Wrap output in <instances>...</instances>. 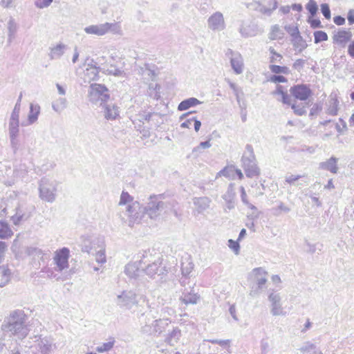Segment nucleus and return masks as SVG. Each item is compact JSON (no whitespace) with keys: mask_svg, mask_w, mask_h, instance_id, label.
<instances>
[{"mask_svg":"<svg viewBox=\"0 0 354 354\" xmlns=\"http://www.w3.org/2000/svg\"><path fill=\"white\" fill-rule=\"evenodd\" d=\"M290 94L286 88L277 85L274 92V95L280 96L279 101L283 104L290 106L294 113L302 116L306 113V104L298 103L297 101L305 102L313 96V91L310 85L306 84H294L290 88Z\"/></svg>","mask_w":354,"mask_h":354,"instance_id":"1","label":"nucleus"},{"mask_svg":"<svg viewBox=\"0 0 354 354\" xmlns=\"http://www.w3.org/2000/svg\"><path fill=\"white\" fill-rule=\"evenodd\" d=\"M84 30L87 34L102 36L111 31L120 32V26L117 24L105 23L88 26Z\"/></svg>","mask_w":354,"mask_h":354,"instance_id":"2","label":"nucleus"},{"mask_svg":"<svg viewBox=\"0 0 354 354\" xmlns=\"http://www.w3.org/2000/svg\"><path fill=\"white\" fill-rule=\"evenodd\" d=\"M70 257V251L66 248L57 250L55 252L54 262L57 269L62 271L68 268V259Z\"/></svg>","mask_w":354,"mask_h":354,"instance_id":"3","label":"nucleus"},{"mask_svg":"<svg viewBox=\"0 0 354 354\" xmlns=\"http://www.w3.org/2000/svg\"><path fill=\"white\" fill-rule=\"evenodd\" d=\"M91 96H97L100 100L106 102L110 98L108 88L102 84H93L91 85Z\"/></svg>","mask_w":354,"mask_h":354,"instance_id":"4","label":"nucleus"},{"mask_svg":"<svg viewBox=\"0 0 354 354\" xmlns=\"http://www.w3.org/2000/svg\"><path fill=\"white\" fill-rule=\"evenodd\" d=\"M19 111L20 106L15 105L9 122V129L12 136H15L18 131L19 122Z\"/></svg>","mask_w":354,"mask_h":354,"instance_id":"5","label":"nucleus"},{"mask_svg":"<svg viewBox=\"0 0 354 354\" xmlns=\"http://www.w3.org/2000/svg\"><path fill=\"white\" fill-rule=\"evenodd\" d=\"M351 32L346 30L338 31L333 37V42L338 44L346 43L351 39Z\"/></svg>","mask_w":354,"mask_h":354,"instance_id":"6","label":"nucleus"},{"mask_svg":"<svg viewBox=\"0 0 354 354\" xmlns=\"http://www.w3.org/2000/svg\"><path fill=\"white\" fill-rule=\"evenodd\" d=\"M118 107L115 105H108L104 108V117L108 120H116L119 117Z\"/></svg>","mask_w":354,"mask_h":354,"instance_id":"7","label":"nucleus"},{"mask_svg":"<svg viewBox=\"0 0 354 354\" xmlns=\"http://www.w3.org/2000/svg\"><path fill=\"white\" fill-rule=\"evenodd\" d=\"M321 167L322 169L328 170L333 174H336L338 170L337 159L333 157L327 160L326 162H322L321 164Z\"/></svg>","mask_w":354,"mask_h":354,"instance_id":"8","label":"nucleus"},{"mask_svg":"<svg viewBox=\"0 0 354 354\" xmlns=\"http://www.w3.org/2000/svg\"><path fill=\"white\" fill-rule=\"evenodd\" d=\"M40 196L41 197L47 201H51L54 199V189H50L46 184H43L40 186Z\"/></svg>","mask_w":354,"mask_h":354,"instance_id":"9","label":"nucleus"},{"mask_svg":"<svg viewBox=\"0 0 354 354\" xmlns=\"http://www.w3.org/2000/svg\"><path fill=\"white\" fill-rule=\"evenodd\" d=\"M13 233L9 225L3 221H0V239H6L12 236Z\"/></svg>","mask_w":354,"mask_h":354,"instance_id":"10","label":"nucleus"},{"mask_svg":"<svg viewBox=\"0 0 354 354\" xmlns=\"http://www.w3.org/2000/svg\"><path fill=\"white\" fill-rule=\"evenodd\" d=\"M40 113V107L37 104H30V113L28 114V124L34 123L38 118Z\"/></svg>","mask_w":354,"mask_h":354,"instance_id":"11","label":"nucleus"},{"mask_svg":"<svg viewBox=\"0 0 354 354\" xmlns=\"http://www.w3.org/2000/svg\"><path fill=\"white\" fill-rule=\"evenodd\" d=\"M194 269V264L189 257L185 258L181 263L183 274L189 275Z\"/></svg>","mask_w":354,"mask_h":354,"instance_id":"12","label":"nucleus"},{"mask_svg":"<svg viewBox=\"0 0 354 354\" xmlns=\"http://www.w3.org/2000/svg\"><path fill=\"white\" fill-rule=\"evenodd\" d=\"M199 103V101L196 98H190L181 102L178 105L179 111H185L189 108L194 106Z\"/></svg>","mask_w":354,"mask_h":354,"instance_id":"13","label":"nucleus"},{"mask_svg":"<svg viewBox=\"0 0 354 354\" xmlns=\"http://www.w3.org/2000/svg\"><path fill=\"white\" fill-rule=\"evenodd\" d=\"M270 300L272 303V313L275 315H280L281 313V308L279 305V298L278 296L271 294L269 296Z\"/></svg>","mask_w":354,"mask_h":354,"instance_id":"14","label":"nucleus"},{"mask_svg":"<svg viewBox=\"0 0 354 354\" xmlns=\"http://www.w3.org/2000/svg\"><path fill=\"white\" fill-rule=\"evenodd\" d=\"M223 23V17L221 13L216 12L209 19V24L214 28H217Z\"/></svg>","mask_w":354,"mask_h":354,"instance_id":"15","label":"nucleus"},{"mask_svg":"<svg viewBox=\"0 0 354 354\" xmlns=\"http://www.w3.org/2000/svg\"><path fill=\"white\" fill-rule=\"evenodd\" d=\"M115 344V339L113 337L109 338L107 342L104 343L100 346L97 347L96 351L98 353H104L111 351Z\"/></svg>","mask_w":354,"mask_h":354,"instance_id":"16","label":"nucleus"},{"mask_svg":"<svg viewBox=\"0 0 354 354\" xmlns=\"http://www.w3.org/2000/svg\"><path fill=\"white\" fill-rule=\"evenodd\" d=\"M236 167L233 165L226 166L222 171L221 174L226 178L234 179L235 178Z\"/></svg>","mask_w":354,"mask_h":354,"instance_id":"17","label":"nucleus"},{"mask_svg":"<svg viewBox=\"0 0 354 354\" xmlns=\"http://www.w3.org/2000/svg\"><path fill=\"white\" fill-rule=\"evenodd\" d=\"M245 173L247 177L248 178H253L255 176H258L260 174L259 169L256 165H252L248 166L245 169Z\"/></svg>","mask_w":354,"mask_h":354,"instance_id":"18","label":"nucleus"},{"mask_svg":"<svg viewBox=\"0 0 354 354\" xmlns=\"http://www.w3.org/2000/svg\"><path fill=\"white\" fill-rule=\"evenodd\" d=\"M270 69L272 73L274 74H288L289 73V69L286 66H281L278 65H271L270 66Z\"/></svg>","mask_w":354,"mask_h":354,"instance_id":"19","label":"nucleus"},{"mask_svg":"<svg viewBox=\"0 0 354 354\" xmlns=\"http://www.w3.org/2000/svg\"><path fill=\"white\" fill-rule=\"evenodd\" d=\"M314 37H315V43L317 44L321 41H324L328 40V35L327 34L322 30L315 31L314 32Z\"/></svg>","mask_w":354,"mask_h":354,"instance_id":"20","label":"nucleus"},{"mask_svg":"<svg viewBox=\"0 0 354 354\" xmlns=\"http://www.w3.org/2000/svg\"><path fill=\"white\" fill-rule=\"evenodd\" d=\"M306 9L310 12L312 17H313L317 11V6L315 1L310 0L306 5Z\"/></svg>","mask_w":354,"mask_h":354,"instance_id":"21","label":"nucleus"},{"mask_svg":"<svg viewBox=\"0 0 354 354\" xmlns=\"http://www.w3.org/2000/svg\"><path fill=\"white\" fill-rule=\"evenodd\" d=\"M133 201V198L125 192H122L120 196V200L119 204L120 205H126Z\"/></svg>","mask_w":354,"mask_h":354,"instance_id":"22","label":"nucleus"},{"mask_svg":"<svg viewBox=\"0 0 354 354\" xmlns=\"http://www.w3.org/2000/svg\"><path fill=\"white\" fill-rule=\"evenodd\" d=\"M280 28L278 26H273L270 32L269 37L272 40H275L279 38Z\"/></svg>","mask_w":354,"mask_h":354,"instance_id":"23","label":"nucleus"},{"mask_svg":"<svg viewBox=\"0 0 354 354\" xmlns=\"http://www.w3.org/2000/svg\"><path fill=\"white\" fill-rule=\"evenodd\" d=\"M269 81L273 83H285L288 82V80L283 75H272L269 78Z\"/></svg>","mask_w":354,"mask_h":354,"instance_id":"24","label":"nucleus"},{"mask_svg":"<svg viewBox=\"0 0 354 354\" xmlns=\"http://www.w3.org/2000/svg\"><path fill=\"white\" fill-rule=\"evenodd\" d=\"M198 300V296H197L196 295H189L187 297H185V298L184 299V302L187 304H195L197 303Z\"/></svg>","mask_w":354,"mask_h":354,"instance_id":"25","label":"nucleus"},{"mask_svg":"<svg viewBox=\"0 0 354 354\" xmlns=\"http://www.w3.org/2000/svg\"><path fill=\"white\" fill-rule=\"evenodd\" d=\"M162 205V203L159 202L157 204H153L152 206L149 207L147 211L148 214L152 217L153 213L156 212V210L159 209L160 207H161Z\"/></svg>","mask_w":354,"mask_h":354,"instance_id":"26","label":"nucleus"},{"mask_svg":"<svg viewBox=\"0 0 354 354\" xmlns=\"http://www.w3.org/2000/svg\"><path fill=\"white\" fill-rule=\"evenodd\" d=\"M228 246L235 252L236 254H238L239 251V244L238 241H233L230 239L228 241Z\"/></svg>","mask_w":354,"mask_h":354,"instance_id":"27","label":"nucleus"},{"mask_svg":"<svg viewBox=\"0 0 354 354\" xmlns=\"http://www.w3.org/2000/svg\"><path fill=\"white\" fill-rule=\"evenodd\" d=\"M231 62L235 72L238 74L241 73L242 72V64L234 59H232Z\"/></svg>","mask_w":354,"mask_h":354,"instance_id":"28","label":"nucleus"},{"mask_svg":"<svg viewBox=\"0 0 354 354\" xmlns=\"http://www.w3.org/2000/svg\"><path fill=\"white\" fill-rule=\"evenodd\" d=\"M322 12L324 16L327 19H329L330 18V10L327 4H323L322 5Z\"/></svg>","mask_w":354,"mask_h":354,"instance_id":"29","label":"nucleus"},{"mask_svg":"<svg viewBox=\"0 0 354 354\" xmlns=\"http://www.w3.org/2000/svg\"><path fill=\"white\" fill-rule=\"evenodd\" d=\"M301 178V176L290 175L286 178V182L290 185L293 184L295 181L298 180Z\"/></svg>","mask_w":354,"mask_h":354,"instance_id":"30","label":"nucleus"},{"mask_svg":"<svg viewBox=\"0 0 354 354\" xmlns=\"http://www.w3.org/2000/svg\"><path fill=\"white\" fill-rule=\"evenodd\" d=\"M270 52L272 54V55L270 58V61L272 62L277 61V60L280 61L282 59V56L279 53H277V52H275L274 49H271Z\"/></svg>","mask_w":354,"mask_h":354,"instance_id":"31","label":"nucleus"},{"mask_svg":"<svg viewBox=\"0 0 354 354\" xmlns=\"http://www.w3.org/2000/svg\"><path fill=\"white\" fill-rule=\"evenodd\" d=\"M321 111V106L318 104H315L310 111V115H317Z\"/></svg>","mask_w":354,"mask_h":354,"instance_id":"32","label":"nucleus"},{"mask_svg":"<svg viewBox=\"0 0 354 354\" xmlns=\"http://www.w3.org/2000/svg\"><path fill=\"white\" fill-rule=\"evenodd\" d=\"M348 55L354 59V41H351L348 46V50H347Z\"/></svg>","mask_w":354,"mask_h":354,"instance_id":"33","label":"nucleus"},{"mask_svg":"<svg viewBox=\"0 0 354 354\" xmlns=\"http://www.w3.org/2000/svg\"><path fill=\"white\" fill-rule=\"evenodd\" d=\"M334 23L338 26H342L345 24V19L341 16H336L333 19Z\"/></svg>","mask_w":354,"mask_h":354,"instance_id":"34","label":"nucleus"},{"mask_svg":"<svg viewBox=\"0 0 354 354\" xmlns=\"http://www.w3.org/2000/svg\"><path fill=\"white\" fill-rule=\"evenodd\" d=\"M308 22L310 24V26L313 28H319L321 26V22L319 19H309Z\"/></svg>","mask_w":354,"mask_h":354,"instance_id":"35","label":"nucleus"},{"mask_svg":"<svg viewBox=\"0 0 354 354\" xmlns=\"http://www.w3.org/2000/svg\"><path fill=\"white\" fill-rule=\"evenodd\" d=\"M7 245L4 242L0 241V261L6 250Z\"/></svg>","mask_w":354,"mask_h":354,"instance_id":"36","label":"nucleus"},{"mask_svg":"<svg viewBox=\"0 0 354 354\" xmlns=\"http://www.w3.org/2000/svg\"><path fill=\"white\" fill-rule=\"evenodd\" d=\"M347 19L348 21L349 24H354V10H350L348 12Z\"/></svg>","mask_w":354,"mask_h":354,"instance_id":"37","label":"nucleus"},{"mask_svg":"<svg viewBox=\"0 0 354 354\" xmlns=\"http://www.w3.org/2000/svg\"><path fill=\"white\" fill-rule=\"evenodd\" d=\"M40 349L45 354H48L50 350V346L47 344H43L40 346Z\"/></svg>","mask_w":354,"mask_h":354,"instance_id":"38","label":"nucleus"},{"mask_svg":"<svg viewBox=\"0 0 354 354\" xmlns=\"http://www.w3.org/2000/svg\"><path fill=\"white\" fill-rule=\"evenodd\" d=\"M193 121L194 122V129H195V131H198L200 128H201V123L199 120H196V119H192Z\"/></svg>","mask_w":354,"mask_h":354,"instance_id":"39","label":"nucleus"},{"mask_svg":"<svg viewBox=\"0 0 354 354\" xmlns=\"http://www.w3.org/2000/svg\"><path fill=\"white\" fill-rule=\"evenodd\" d=\"M292 8L294 10H296V11L300 12L302 10L303 7L301 4L295 3L292 6Z\"/></svg>","mask_w":354,"mask_h":354,"instance_id":"40","label":"nucleus"},{"mask_svg":"<svg viewBox=\"0 0 354 354\" xmlns=\"http://www.w3.org/2000/svg\"><path fill=\"white\" fill-rule=\"evenodd\" d=\"M238 177L239 180H242L243 178V174L241 172V169L236 168L235 171V176Z\"/></svg>","mask_w":354,"mask_h":354,"instance_id":"41","label":"nucleus"},{"mask_svg":"<svg viewBox=\"0 0 354 354\" xmlns=\"http://www.w3.org/2000/svg\"><path fill=\"white\" fill-rule=\"evenodd\" d=\"M192 122H193L192 119H189V120H186L185 122H184L183 123H182L181 127H184V128H189Z\"/></svg>","mask_w":354,"mask_h":354,"instance_id":"42","label":"nucleus"},{"mask_svg":"<svg viewBox=\"0 0 354 354\" xmlns=\"http://www.w3.org/2000/svg\"><path fill=\"white\" fill-rule=\"evenodd\" d=\"M200 146L203 148H209V147H210L211 144H210L209 141H205V142H201Z\"/></svg>","mask_w":354,"mask_h":354,"instance_id":"43","label":"nucleus"},{"mask_svg":"<svg viewBox=\"0 0 354 354\" xmlns=\"http://www.w3.org/2000/svg\"><path fill=\"white\" fill-rule=\"evenodd\" d=\"M253 272L255 274H259V275H261L262 274H266V272L264 271H263L261 268H256L254 270Z\"/></svg>","mask_w":354,"mask_h":354,"instance_id":"44","label":"nucleus"},{"mask_svg":"<svg viewBox=\"0 0 354 354\" xmlns=\"http://www.w3.org/2000/svg\"><path fill=\"white\" fill-rule=\"evenodd\" d=\"M245 234H246L245 229H242L240 232L238 240H241L242 238H243L245 236Z\"/></svg>","mask_w":354,"mask_h":354,"instance_id":"45","label":"nucleus"},{"mask_svg":"<svg viewBox=\"0 0 354 354\" xmlns=\"http://www.w3.org/2000/svg\"><path fill=\"white\" fill-rule=\"evenodd\" d=\"M266 282V279L265 278L261 279L258 281V285L259 286H261L264 285Z\"/></svg>","mask_w":354,"mask_h":354,"instance_id":"46","label":"nucleus"},{"mask_svg":"<svg viewBox=\"0 0 354 354\" xmlns=\"http://www.w3.org/2000/svg\"><path fill=\"white\" fill-rule=\"evenodd\" d=\"M52 1L53 0H44V2L40 6H48L52 2Z\"/></svg>","mask_w":354,"mask_h":354,"instance_id":"47","label":"nucleus"},{"mask_svg":"<svg viewBox=\"0 0 354 354\" xmlns=\"http://www.w3.org/2000/svg\"><path fill=\"white\" fill-rule=\"evenodd\" d=\"M326 187L330 189V188H333L334 187V185H333V180H328V184L326 186Z\"/></svg>","mask_w":354,"mask_h":354,"instance_id":"48","label":"nucleus"},{"mask_svg":"<svg viewBox=\"0 0 354 354\" xmlns=\"http://www.w3.org/2000/svg\"><path fill=\"white\" fill-rule=\"evenodd\" d=\"M349 123L351 125L354 126V113H353L349 119Z\"/></svg>","mask_w":354,"mask_h":354,"instance_id":"49","label":"nucleus"},{"mask_svg":"<svg viewBox=\"0 0 354 354\" xmlns=\"http://www.w3.org/2000/svg\"><path fill=\"white\" fill-rule=\"evenodd\" d=\"M272 280L274 281H276V282H279L280 281V277L277 275H274L272 277Z\"/></svg>","mask_w":354,"mask_h":354,"instance_id":"50","label":"nucleus"},{"mask_svg":"<svg viewBox=\"0 0 354 354\" xmlns=\"http://www.w3.org/2000/svg\"><path fill=\"white\" fill-rule=\"evenodd\" d=\"M211 342L213 344H221V342H218L217 340H212V341H211Z\"/></svg>","mask_w":354,"mask_h":354,"instance_id":"51","label":"nucleus"},{"mask_svg":"<svg viewBox=\"0 0 354 354\" xmlns=\"http://www.w3.org/2000/svg\"><path fill=\"white\" fill-rule=\"evenodd\" d=\"M333 101L335 102V105L337 106V103H338V100H337V99L335 97V98L333 99Z\"/></svg>","mask_w":354,"mask_h":354,"instance_id":"52","label":"nucleus"},{"mask_svg":"<svg viewBox=\"0 0 354 354\" xmlns=\"http://www.w3.org/2000/svg\"><path fill=\"white\" fill-rule=\"evenodd\" d=\"M58 88H59V90L60 93H61L62 94H64V91L62 90V88H61V87H60V86H59Z\"/></svg>","mask_w":354,"mask_h":354,"instance_id":"53","label":"nucleus"},{"mask_svg":"<svg viewBox=\"0 0 354 354\" xmlns=\"http://www.w3.org/2000/svg\"><path fill=\"white\" fill-rule=\"evenodd\" d=\"M351 98L354 100V92L351 93Z\"/></svg>","mask_w":354,"mask_h":354,"instance_id":"54","label":"nucleus"},{"mask_svg":"<svg viewBox=\"0 0 354 354\" xmlns=\"http://www.w3.org/2000/svg\"><path fill=\"white\" fill-rule=\"evenodd\" d=\"M333 114H334V115H336V114H337V109H335V111H334Z\"/></svg>","mask_w":354,"mask_h":354,"instance_id":"55","label":"nucleus"},{"mask_svg":"<svg viewBox=\"0 0 354 354\" xmlns=\"http://www.w3.org/2000/svg\"><path fill=\"white\" fill-rule=\"evenodd\" d=\"M86 354H96L95 353H93V352H90V353H88Z\"/></svg>","mask_w":354,"mask_h":354,"instance_id":"56","label":"nucleus"},{"mask_svg":"<svg viewBox=\"0 0 354 354\" xmlns=\"http://www.w3.org/2000/svg\"><path fill=\"white\" fill-rule=\"evenodd\" d=\"M176 354H180L179 352H176Z\"/></svg>","mask_w":354,"mask_h":354,"instance_id":"57","label":"nucleus"}]
</instances>
